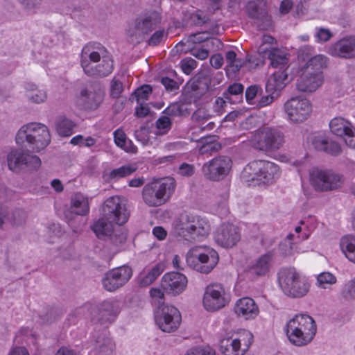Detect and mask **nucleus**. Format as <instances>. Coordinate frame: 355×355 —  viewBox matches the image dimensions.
<instances>
[{
    "label": "nucleus",
    "instance_id": "nucleus-1",
    "mask_svg": "<svg viewBox=\"0 0 355 355\" xmlns=\"http://www.w3.org/2000/svg\"><path fill=\"white\" fill-rule=\"evenodd\" d=\"M80 65L88 76L103 78L114 70V60L107 49L100 43H89L82 49Z\"/></svg>",
    "mask_w": 355,
    "mask_h": 355
},
{
    "label": "nucleus",
    "instance_id": "nucleus-2",
    "mask_svg": "<svg viewBox=\"0 0 355 355\" xmlns=\"http://www.w3.org/2000/svg\"><path fill=\"white\" fill-rule=\"evenodd\" d=\"M209 231L210 225L205 218L190 213L181 214L173 230L178 240L187 243L202 240Z\"/></svg>",
    "mask_w": 355,
    "mask_h": 355
},
{
    "label": "nucleus",
    "instance_id": "nucleus-3",
    "mask_svg": "<svg viewBox=\"0 0 355 355\" xmlns=\"http://www.w3.org/2000/svg\"><path fill=\"white\" fill-rule=\"evenodd\" d=\"M16 143L34 153L44 150L51 141L48 128L40 123H30L23 125L17 132Z\"/></svg>",
    "mask_w": 355,
    "mask_h": 355
},
{
    "label": "nucleus",
    "instance_id": "nucleus-4",
    "mask_svg": "<svg viewBox=\"0 0 355 355\" xmlns=\"http://www.w3.org/2000/svg\"><path fill=\"white\" fill-rule=\"evenodd\" d=\"M249 134V144L254 149L265 153H275L285 143L284 133L275 128L265 126Z\"/></svg>",
    "mask_w": 355,
    "mask_h": 355
},
{
    "label": "nucleus",
    "instance_id": "nucleus-5",
    "mask_svg": "<svg viewBox=\"0 0 355 355\" xmlns=\"http://www.w3.org/2000/svg\"><path fill=\"white\" fill-rule=\"evenodd\" d=\"M279 175V166L270 161L254 160L245 166V182L248 186L272 184Z\"/></svg>",
    "mask_w": 355,
    "mask_h": 355
},
{
    "label": "nucleus",
    "instance_id": "nucleus-6",
    "mask_svg": "<svg viewBox=\"0 0 355 355\" xmlns=\"http://www.w3.org/2000/svg\"><path fill=\"white\" fill-rule=\"evenodd\" d=\"M175 186V179L171 177L153 180L143 188V200L149 207L161 206L169 200Z\"/></svg>",
    "mask_w": 355,
    "mask_h": 355
},
{
    "label": "nucleus",
    "instance_id": "nucleus-7",
    "mask_svg": "<svg viewBox=\"0 0 355 355\" xmlns=\"http://www.w3.org/2000/svg\"><path fill=\"white\" fill-rule=\"evenodd\" d=\"M277 277L279 286L287 295L301 297L309 290L308 280L302 277L294 268H281L277 273Z\"/></svg>",
    "mask_w": 355,
    "mask_h": 355
},
{
    "label": "nucleus",
    "instance_id": "nucleus-8",
    "mask_svg": "<svg viewBox=\"0 0 355 355\" xmlns=\"http://www.w3.org/2000/svg\"><path fill=\"white\" fill-rule=\"evenodd\" d=\"M218 252L209 248L196 246L186 256L187 264L193 270L204 274L210 272L218 262Z\"/></svg>",
    "mask_w": 355,
    "mask_h": 355
},
{
    "label": "nucleus",
    "instance_id": "nucleus-9",
    "mask_svg": "<svg viewBox=\"0 0 355 355\" xmlns=\"http://www.w3.org/2000/svg\"><path fill=\"white\" fill-rule=\"evenodd\" d=\"M161 18L157 13L139 16L127 31L128 41L134 44L142 42L160 24Z\"/></svg>",
    "mask_w": 355,
    "mask_h": 355
},
{
    "label": "nucleus",
    "instance_id": "nucleus-10",
    "mask_svg": "<svg viewBox=\"0 0 355 355\" xmlns=\"http://www.w3.org/2000/svg\"><path fill=\"white\" fill-rule=\"evenodd\" d=\"M311 186L317 191H331L342 187L343 176L331 169L313 168L309 172Z\"/></svg>",
    "mask_w": 355,
    "mask_h": 355
},
{
    "label": "nucleus",
    "instance_id": "nucleus-11",
    "mask_svg": "<svg viewBox=\"0 0 355 355\" xmlns=\"http://www.w3.org/2000/svg\"><path fill=\"white\" fill-rule=\"evenodd\" d=\"M112 223L103 216L94 222L91 229L99 239L110 241L116 245L122 244L126 241L127 232L120 226L115 228Z\"/></svg>",
    "mask_w": 355,
    "mask_h": 355
},
{
    "label": "nucleus",
    "instance_id": "nucleus-12",
    "mask_svg": "<svg viewBox=\"0 0 355 355\" xmlns=\"http://www.w3.org/2000/svg\"><path fill=\"white\" fill-rule=\"evenodd\" d=\"M230 301V295L220 284H210L206 288L202 304L206 311H218L223 309Z\"/></svg>",
    "mask_w": 355,
    "mask_h": 355
},
{
    "label": "nucleus",
    "instance_id": "nucleus-13",
    "mask_svg": "<svg viewBox=\"0 0 355 355\" xmlns=\"http://www.w3.org/2000/svg\"><path fill=\"white\" fill-rule=\"evenodd\" d=\"M7 162L9 169L16 173L37 169L41 165V160L37 156L19 148L12 150L8 154Z\"/></svg>",
    "mask_w": 355,
    "mask_h": 355
},
{
    "label": "nucleus",
    "instance_id": "nucleus-14",
    "mask_svg": "<svg viewBox=\"0 0 355 355\" xmlns=\"http://www.w3.org/2000/svg\"><path fill=\"white\" fill-rule=\"evenodd\" d=\"M102 215L120 227L125 224L129 218L125 205L119 196L110 197L104 202Z\"/></svg>",
    "mask_w": 355,
    "mask_h": 355
},
{
    "label": "nucleus",
    "instance_id": "nucleus-15",
    "mask_svg": "<svg viewBox=\"0 0 355 355\" xmlns=\"http://www.w3.org/2000/svg\"><path fill=\"white\" fill-rule=\"evenodd\" d=\"M285 112L288 119L295 123L305 121L311 115L312 107L306 98H291L284 104Z\"/></svg>",
    "mask_w": 355,
    "mask_h": 355
},
{
    "label": "nucleus",
    "instance_id": "nucleus-16",
    "mask_svg": "<svg viewBox=\"0 0 355 355\" xmlns=\"http://www.w3.org/2000/svg\"><path fill=\"white\" fill-rule=\"evenodd\" d=\"M231 167L232 161L228 157L218 156L205 163L202 171L207 179L220 181L227 176Z\"/></svg>",
    "mask_w": 355,
    "mask_h": 355
},
{
    "label": "nucleus",
    "instance_id": "nucleus-17",
    "mask_svg": "<svg viewBox=\"0 0 355 355\" xmlns=\"http://www.w3.org/2000/svg\"><path fill=\"white\" fill-rule=\"evenodd\" d=\"M132 275V268L125 265L111 269L105 274L102 279L103 286L107 291H115L123 286Z\"/></svg>",
    "mask_w": 355,
    "mask_h": 355
},
{
    "label": "nucleus",
    "instance_id": "nucleus-18",
    "mask_svg": "<svg viewBox=\"0 0 355 355\" xmlns=\"http://www.w3.org/2000/svg\"><path fill=\"white\" fill-rule=\"evenodd\" d=\"M249 17L259 30L266 31L272 28L271 17L268 14L267 4L263 0L250 1L245 7Z\"/></svg>",
    "mask_w": 355,
    "mask_h": 355
},
{
    "label": "nucleus",
    "instance_id": "nucleus-19",
    "mask_svg": "<svg viewBox=\"0 0 355 355\" xmlns=\"http://www.w3.org/2000/svg\"><path fill=\"white\" fill-rule=\"evenodd\" d=\"M187 283V278L182 273L169 272L162 276L161 288L165 293L177 296L186 289Z\"/></svg>",
    "mask_w": 355,
    "mask_h": 355
},
{
    "label": "nucleus",
    "instance_id": "nucleus-20",
    "mask_svg": "<svg viewBox=\"0 0 355 355\" xmlns=\"http://www.w3.org/2000/svg\"><path fill=\"white\" fill-rule=\"evenodd\" d=\"M214 239L219 245L228 248L236 245L241 235L236 226L232 223H223L216 232Z\"/></svg>",
    "mask_w": 355,
    "mask_h": 355
},
{
    "label": "nucleus",
    "instance_id": "nucleus-21",
    "mask_svg": "<svg viewBox=\"0 0 355 355\" xmlns=\"http://www.w3.org/2000/svg\"><path fill=\"white\" fill-rule=\"evenodd\" d=\"M263 89L259 85H252L245 89V101L254 109H260L271 104L274 96L271 94L262 96Z\"/></svg>",
    "mask_w": 355,
    "mask_h": 355
},
{
    "label": "nucleus",
    "instance_id": "nucleus-22",
    "mask_svg": "<svg viewBox=\"0 0 355 355\" xmlns=\"http://www.w3.org/2000/svg\"><path fill=\"white\" fill-rule=\"evenodd\" d=\"M155 321L158 327L164 332H173L182 321L180 312H155Z\"/></svg>",
    "mask_w": 355,
    "mask_h": 355
},
{
    "label": "nucleus",
    "instance_id": "nucleus-23",
    "mask_svg": "<svg viewBox=\"0 0 355 355\" xmlns=\"http://www.w3.org/2000/svg\"><path fill=\"white\" fill-rule=\"evenodd\" d=\"M329 52L333 56L342 58H355V36L340 39L330 46Z\"/></svg>",
    "mask_w": 355,
    "mask_h": 355
},
{
    "label": "nucleus",
    "instance_id": "nucleus-24",
    "mask_svg": "<svg viewBox=\"0 0 355 355\" xmlns=\"http://www.w3.org/2000/svg\"><path fill=\"white\" fill-rule=\"evenodd\" d=\"M274 256L270 252L260 256L245 271L248 275L261 277L266 276L272 266Z\"/></svg>",
    "mask_w": 355,
    "mask_h": 355
},
{
    "label": "nucleus",
    "instance_id": "nucleus-25",
    "mask_svg": "<svg viewBox=\"0 0 355 355\" xmlns=\"http://www.w3.org/2000/svg\"><path fill=\"white\" fill-rule=\"evenodd\" d=\"M322 82V74L302 70V74L297 80V88L303 92H313L321 86Z\"/></svg>",
    "mask_w": 355,
    "mask_h": 355
},
{
    "label": "nucleus",
    "instance_id": "nucleus-26",
    "mask_svg": "<svg viewBox=\"0 0 355 355\" xmlns=\"http://www.w3.org/2000/svg\"><path fill=\"white\" fill-rule=\"evenodd\" d=\"M103 95L101 92L83 89L80 92L78 103L83 110H94L98 107L103 101Z\"/></svg>",
    "mask_w": 355,
    "mask_h": 355
},
{
    "label": "nucleus",
    "instance_id": "nucleus-27",
    "mask_svg": "<svg viewBox=\"0 0 355 355\" xmlns=\"http://www.w3.org/2000/svg\"><path fill=\"white\" fill-rule=\"evenodd\" d=\"M288 323L302 330L304 334L311 336L312 338H314L316 334V324L313 318L309 315L304 313L297 314Z\"/></svg>",
    "mask_w": 355,
    "mask_h": 355
},
{
    "label": "nucleus",
    "instance_id": "nucleus-28",
    "mask_svg": "<svg viewBox=\"0 0 355 355\" xmlns=\"http://www.w3.org/2000/svg\"><path fill=\"white\" fill-rule=\"evenodd\" d=\"M288 83V73L284 69H279L270 75L266 84V90L269 94L283 89Z\"/></svg>",
    "mask_w": 355,
    "mask_h": 355
},
{
    "label": "nucleus",
    "instance_id": "nucleus-29",
    "mask_svg": "<svg viewBox=\"0 0 355 355\" xmlns=\"http://www.w3.org/2000/svg\"><path fill=\"white\" fill-rule=\"evenodd\" d=\"M225 58L226 62L225 70L227 76L232 79L237 78L241 67L244 65V61L238 58L236 52L233 50L226 51Z\"/></svg>",
    "mask_w": 355,
    "mask_h": 355
},
{
    "label": "nucleus",
    "instance_id": "nucleus-30",
    "mask_svg": "<svg viewBox=\"0 0 355 355\" xmlns=\"http://www.w3.org/2000/svg\"><path fill=\"white\" fill-rule=\"evenodd\" d=\"M164 270V266L157 263L152 267L145 268L138 277V284L140 286L150 285Z\"/></svg>",
    "mask_w": 355,
    "mask_h": 355
},
{
    "label": "nucleus",
    "instance_id": "nucleus-31",
    "mask_svg": "<svg viewBox=\"0 0 355 355\" xmlns=\"http://www.w3.org/2000/svg\"><path fill=\"white\" fill-rule=\"evenodd\" d=\"M286 336L289 341L296 346H304L310 343L313 338L307 334H304L302 330L287 323L285 329Z\"/></svg>",
    "mask_w": 355,
    "mask_h": 355
},
{
    "label": "nucleus",
    "instance_id": "nucleus-32",
    "mask_svg": "<svg viewBox=\"0 0 355 355\" xmlns=\"http://www.w3.org/2000/svg\"><path fill=\"white\" fill-rule=\"evenodd\" d=\"M72 212L79 216H86L89 213V202L87 196L81 193H75L71 200Z\"/></svg>",
    "mask_w": 355,
    "mask_h": 355
},
{
    "label": "nucleus",
    "instance_id": "nucleus-33",
    "mask_svg": "<svg viewBox=\"0 0 355 355\" xmlns=\"http://www.w3.org/2000/svg\"><path fill=\"white\" fill-rule=\"evenodd\" d=\"M328 66V58L324 55H316L312 56L302 67V70L309 71V72L314 73L322 74V69Z\"/></svg>",
    "mask_w": 355,
    "mask_h": 355
},
{
    "label": "nucleus",
    "instance_id": "nucleus-34",
    "mask_svg": "<svg viewBox=\"0 0 355 355\" xmlns=\"http://www.w3.org/2000/svg\"><path fill=\"white\" fill-rule=\"evenodd\" d=\"M220 350L224 355H240L243 354L241 343L237 338H223L220 340Z\"/></svg>",
    "mask_w": 355,
    "mask_h": 355
},
{
    "label": "nucleus",
    "instance_id": "nucleus-35",
    "mask_svg": "<svg viewBox=\"0 0 355 355\" xmlns=\"http://www.w3.org/2000/svg\"><path fill=\"white\" fill-rule=\"evenodd\" d=\"M329 128L331 132L338 137H343L348 131H354L352 123L343 117H335L331 120Z\"/></svg>",
    "mask_w": 355,
    "mask_h": 355
},
{
    "label": "nucleus",
    "instance_id": "nucleus-36",
    "mask_svg": "<svg viewBox=\"0 0 355 355\" xmlns=\"http://www.w3.org/2000/svg\"><path fill=\"white\" fill-rule=\"evenodd\" d=\"M26 96L35 103H41L47 98L46 92L44 89H39L34 83H28L25 85Z\"/></svg>",
    "mask_w": 355,
    "mask_h": 355
},
{
    "label": "nucleus",
    "instance_id": "nucleus-37",
    "mask_svg": "<svg viewBox=\"0 0 355 355\" xmlns=\"http://www.w3.org/2000/svg\"><path fill=\"white\" fill-rule=\"evenodd\" d=\"M340 246L348 260L355 263V236L348 235L342 237Z\"/></svg>",
    "mask_w": 355,
    "mask_h": 355
},
{
    "label": "nucleus",
    "instance_id": "nucleus-38",
    "mask_svg": "<svg viewBox=\"0 0 355 355\" xmlns=\"http://www.w3.org/2000/svg\"><path fill=\"white\" fill-rule=\"evenodd\" d=\"M268 58L270 60V64L273 67H283L286 65L288 59L285 55L282 54L278 49H272L269 53L266 54V58Z\"/></svg>",
    "mask_w": 355,
    "mask_h": 355
},
{
    "label": "nucleus",
    "instance_id": "nucleus-39",
    "mask_svg": "<svg viewBox=\"0 0 355 355\" xmlns=\"http://www.w3.org/2000/svg\"><path fill=\"white\" fill-rule=\"evenodd\" d=\"M75 123L65 117H60L56 123V129L60 136L69 137L73 134Z\"/></svg>",
    "mask_w": 355,
    "mask_h": 355
},
{
    "label": "nucleus",
    "instance_id": "nucleus-40",
    "mask_svg": "<svg viewBox=\"0 0 355 355\" xmlns=\"http://www.w3.org/2000/svg\"><path fill=\"white\" fill-rule=\"evenodd\" d=\"M209 86L206 81L197 80L193 82L191 85V96L196 101L200 98L202 96L205 94L209 90Z\"/></svg>",
    "mask_w": 355,
    "mask_h": 355
},
{
    "label": "nucleus",
    "instance_id": "nucleus-41",
    "mask_svg": "<svg viewBox=\"0 0 355 355\" xmlns=\"http://www.w3.org/2000/svg\"><path fill=\"white\" fill-rule=\"evenodd\" d=\"M96 350L101 355H110L112 354L114 344L109 338H99L96 341Z\"/></svg>",
    "mask_w": 355,
    "mask_h": 355
},
{
    "label": "nucleus",
    "instance_id": "nucleus-42",
    "mask_svg": "<svg viewBox=\"0 0 355 355\" xmlns=\"http://www.w3.org/2000/svg\"><path fill=\"white\" fill-rule=\"evenodd\" d=\"M137 167L132 165H124L119 168H114L111 171L110 177L111 179L119 180L131 175L136 171Z\"/></svg>",
    "mask_w": 355,
    "mask_h": 355
},
{
    "label": "nucleus",
    "instance_id": "nucleus-43",
    "mask_svg": "<svg viewBox=\"0 0 355 355\" xmlns=\"http://www.w3.org/2000/svg\"><path fill=\"white\" fill-rule=\"evenodd\" d=\"M155 123L157 128V131L155 134L157 135H166L171 129L172 121L170 117H168L166 114L164 116H160L156 121Z\"/></svg>",
    "mask_w": 355,
    "mask_h": 355
},
{
    "label": "nucleus",
    "instance_id": "nucleus-44",
    "mask_svg": "<svg viewBox=\"0 0 355 355\" xmlns=\"http://www.w3.org/2000/svg\"><path fill=\"white\" fill-rule=\"evenodd\" d=\"M164 114L169 116H183L189 114L188 109L184 105L175 103L168 106L163 112Z\"/></svg>",
    "mask_w": 355,
    "mask_h": 355
},
{
    "label": "nucleus",
    "instance_id": "nucleus-45",
    "mask_svg": "<svg viewBox=\"0 0 355 355\" xmlns=\"http://www.w3.org/2000/svg\"><path fill=\"white\" fill-rule=\"evenodd\" d=\"M152 92V87L148 85H144L137 88L132 94L133 99H135L137 103H145Z\"/></svg>",
    "mask_w": 355,
    "mask_h": 355
},
{
    "label": "nucleus",
    "instance_id": "nucleus-46",
    "mask_svg": "<svg viewBox=\"0 0 355 355\" xmlns=\"http://www.w3.org/2000/svg\"><path fill=\"white\" fill-rule=\"evenodd\" d=\"M209 38V36L207 35V33H198L195 34L190 35L187 39L185 40H182L180 42L177 47L182 45H187L189 46V48L191 46V44H200L202 42H206Z\"/></svg>",
    "mask_w": 355,
    "mask_h": 355
},
{
    "label": "nucleus",
    "instance_id": "nucleus-47",
    "mask_svg": "<svg viewBox=\"0 0 355 355\" xmlns=\"http://www.w3.org/2000/svg\"><path fill=\"white\" fill-rule=\"evenodd\" d=\"M317 282L320 288H327L336 282V277L331 272H323L318 276Z\"/></svg>",
    "mask_w": 355,
    "mask_h": 355
},
{
    "label": "nucleus",
    "instance_id": "nucleus-48",
    "mask_svg": "<svg viewBox=\"0 0 355 355\" xmlns=\"http://www.w3.org/2000/svg\"><path fill=\"white\" fill-rule=\"evenodd\" d=\"M19 3L28 13L35 14L41 8L43 0H18Z\"/></svg>",
    "mask_w": 355,
    "mask_h": 355
},
{
    "label": "nucleus",
    "instance_id": "nucleus-49",
    "mask_svg": "<svg viewBox=\"0 0 355 355\" xmlns=\"http://www.w3.org/2000/svg\"><path fill=\"white\" fill-rule=\"evenodd\" d=\"M275 38L268 35H263L261 37V43L258 48V53L266 58V54L269 53L273 48L271 45L275 42Z\"/></svg>",
    "mask_w": 355,
    "mask_h": 355
},
{
    "label": "nucleus",
    "instance_id": "nucleus-50",
    "mask_svg": "<svg viewBox=\"0 0 355 355\" xmlns=\"http://www.w3.org/2000/svg\"><path fill=\"white\" fill-rule=\"evenodd\" d=\"M262 55H248L245 58V70H252L263 64V59Z\"/></svg>",
    "mask_w": 355,
    "mask_h": 355
},
{
    "label": "nucleus",
    "instance_id": "nucleus-51",
    "mask_svg": "<svg viewBox=\"0 0 355 355\" xmlns=\"http://www.w3.org/2000/svg\"><path fill=\"white\" fill-rule=\"evenodd\" d=\"M243 90V86L242 84L234 83L228 87L227 91L223 93V96L229 103H232L234 101L232 99L231 96L241 95Z\"/></svg>",
    "mask_w": 355,
    "mask_h": 355
},
{
    "label": "nucleus",
    "instance_id": "nucleus-52",
    "mask_svg": "<svg viewBox=\"0 0 355 355\" xmlns=\"http://www.w3.org/2000/svg\"><path fill=\"white\" fill-rule=\"evenodd\" d=\"M192 22L196 26H208L210 24L209 16L202 10H197L191 16Z\"/></svg>",
    "mask_w": 355,
    "mask_h": 355
},
{
    "label": "nucleus",
    "instance_id": "nucleus-53",
    "mask_svg": "<svg viewBox=\"0 0 355 355\" xmlns=\"http://www.w3.org/2000/svg\"><path fill=\"white\" fill-rule=\"evenodd\" d=\"M168 37L167 33L164 29L156 31L148 40V44L150 46L159 45L162 41L166 40Z\"/></svg>",
    "mask_w": 355,
    "mask_h": 355
},
{
    "label": "nucleus",
    "instance_id": "nucleus-54",
    "mask_svg": "<svg viewBox=\"0 0 355 355\" xmlns=\"http://www.w3.org/2000/svg\"><path fill=\"white\" fill-rule=\"evenodd\" d=\"M184 355H216V352L209 347H195L187 350Z\"/></svg>",
    "mask_w": 355,
    "mask_h": 355
},
{
    "label": "nucleus",
    "instance_id": "nucleus-55",
    "mask_svg": "<svg viewBox=\"0 0 355 355\" xmlns=\"http://www.w3.org/2000/svg\"><path fill=\"white\" fill-rule=\"evenodd\" d=\"M197 62L194 59L191 58H186L181 60L180 67L184 73L189 75L197 67Z\"/></svg>",
    "mask_w": 355,
    "mask_h": 355
},
{
    "label": "nucleus",
    "instance_id": "nucleus-56",
    "mask_svg": "<svg viewBox=\"0 0 355 355\" xmlns=\"http://www.w3.org/2000/svg\"><path fill=\"white\" fill-rule=\"evenodd\" d=\"M123 91V83L119 80L113 78L111 82L110 86V95L112 96V97L119 98L121 96Z\"/></svg>",
    "mask_w": 355,
    "mask_h": 355
},
{
    "label": "nucleus",
    "instance_id": "nucleus-57",
    "mask_svg": "<svg viewBox=\"0 0 355 355\" xmlns=\"http://www.w3.org/2000/svg\"><path fill=\"white\" fill-rule=\"evenodd\" d=\"M313 47L309 45L302 46L298 50V59L304 62H307L309 59L313 56Z\"/></svg>",
    "mask_w": 355,
    "mask_h": 355
},
{
    "label": "nucleus",
    "instance_id": "nucleus-58",
    "mask_svg": "<svg viewBox=\"0 0 355 355\" xmlns=\"http://www.w3.org/2000/svg\"><path fill=\"white\" fill-rule=\"evenodd\" d=\"M343 295L347 299H355V278L345 284Z\"/></svg>",
    "mask_w": 355,
    "mask_h": 355
},
{
    "label": "nucleus",
    "instance_id": "nucleus-59",
    "mask_svg": "<svg viewBox=\"0 0 355 355\" xmlns=\"http://www.w3.org/2000/svg\"><path fill=\"white\" fill-rule=\"evenodd\" d=\"M328 140L326 137L318 136L313 138L312 144L317 150L325 152Z\"/></svg>",
    "mask_w": 355,
    "mask_h": 355
},
{
    "label": "nucleus",
    "instance_id": "nucleus-60",
    "mask_svg": "<svg viewBox=\"0 0 355 355\" xmlns=\"http://www.w3.org/2000/svg\"><path fill=\"white\" fill-rule=\"evenodd\" d=\"M342 152V149L338 143L332 140H328L327 145V150L325 153L333 156H337Z\"/></svg>",
    "mask_w": 355,
    "mask_h": 355
},
{
    "label": "nucleus",
    "instance_id": "nucleus-61",
    "mask_svg": "<svg viewBox=\"0 0 355 355\" xmlns=\"http://www.w3.org/2000/svg\"><path fill=\"white\" fill-rule=\"evenodd\" d=\"M191 54L199 60H205L209 56V51L204 48H187Z\"/></svg>",
    "mask_w": 355,
    "mask_h": 355
},
{
    "label": "nucleus",
    "instance_id": "nucleus-62",
    "mask_svg": "<svg viewBox=\"0 0 355 355\" xmlns=\"http://www.w3.org/2000/svg\"><path fill=\"white\" fill-rule=\"evenodd\" d=\"M161 83L164 86L168 92H173L179 88V84L174 80L168 77H162Z\"/></svg>",
    "mask_w": 355,
    "mask_h": 355
},
{
    "label": "nucleus",
    "instance_id": "nucleus-63",
    "mask_svg": "<svg viewBox=\"0 0 355 355\" xmlns=\"http://www.w3.org/2000/svg\"><path fill=\"white\" fill-rule=\"evenodd\" d=\"M127 137L124 132L121 129H117L114 132V139L116 145L119 148H121L122 146L125 145V140L127 139Z\"/></svg>",
    "mask_w": 355,
    "mask_h": 355
},
{
    "label": "nucleus",
    "instance_id": "nucleus-64",
    "mask_svg": "<svg viewBox=\"0 0 355 355\" xmlns=\"http://www.w3.org/2000/svg\"><path fill=\"white\" fill-rule=\"evenodd\" d=\"M26 214L21 209H17L12 214V223L13 225H19L22 224V223L25 220Z\"/></svg>",
    "mask_w": 355,
    "mask_h": 355
}]
</instances>
